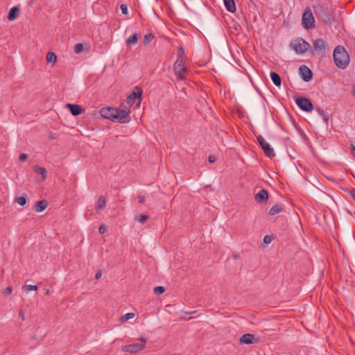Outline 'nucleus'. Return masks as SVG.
Wrapping results in <instances>:
<instances>
[{"label":"nucleus","instance_id":"nucleus-25","mask_svg":"<svg viewBox=\"0 0 355 355\" xmlns=\"http://www.w3.org/2000/svg\"><path fill=\"white\" fill-rule=\"evenodd\" d=\"M46 61L49 63H55L57 61V56L53 52H49L46 55Z\"/></svg>","mask_w":355,"mask_h":355},{"label":"nucleus","instance_id":"nucleus-42","mask_svg":"<svg viewBox=\"0 0 355 355\" xmlns=\"http://www.w3.org/2000/svg\"><path fill=\"white\" fill-rule=\"evenodd\" d=\"M107 231V227L104 225H101L98 228V232L101 234H104Z\"/></svg>","mask_w":355,"mask_h":355},{"label":"nucleus","instance_id":"nucleus-19","mask_svg":"<svg viewBox=\"0 0 355 355\" xmlns=\"http://www.w3.org/2000/svg\"><path fill=\"white\" fill-rule=\"evenodd\" d=\"M284 211V206L281 204H277L274 206H272L270 211H269V214L270 216H275L280 212H282Z\"/></svg>","mask_w":355,"mask_h":355},{"label":"nucleus","instance_id":"nucleus-40","mask_svg":"<svg viewBox=\"0 0 355 355\" xmlns=\"http://www.w3.org/2000/svg\"><path fill=\"white\" fill-rule=\"evenodd\" d=\"M19 317L22 320H26V311L24 310H20L19 312Z\"/></svg>","mask_w":355,"mask_h":355},{"label":"nucleus","instance_id":"nucleus-47","mask_svg":"<svg viewBox=\"0 0 355 355\" xmlns=\"http://www.w3.org/2000/svg\"><path fill=\"white\" fill-rule=\"evenodd\" d=\"M350 194H351V196L352 197V198L355 201V189H352L351 191H350Z\"/></svg>","mask_w":355,"mask_h":355},{"label":"nucleus","instance_id":"nucleus-29","mask_svg":"<svg viewBox=\"0 0 355 355\" xmlns=\"http://www.w3.org/2000/svg\"><path fill=\"white\" fill-rule=\"evenodd\" d=\"M15 200L19 205H20L21 206H24L27 202V196H23L17 197L15 199Z\"/></svg>","mask_w":355,"mask_h":355},{"label":"nucleus","instance_id":"nucleus-13","mask_svg":"<svg viewBox=\"0 0 355 355\" xmlns=\"http://www.w3.org/2000/svg\"><path fill=\"white\" fill-rule=\"evenodd\" d=\"M66 107L73 116H78L84 112V109L79 105L67 103Z\"/></svg>","mask_w":355,"mask_h":355},{"label":"nucleus","instance_id":"nucleus-23","mask_svg":"<svg viewBox=\"0 0 355 355\" xmlns=\"http://www.w3.org/2000/svg\"><path fill=\"white\" fill-rule=\"evenodd\" d=\"M35 172L42 175V180H44L46 178L47 171L45 168L39 166H34Z\"/></svg>","mask_w":355,"mask_h":355},{"label":"nucleus","instance_id":"nucleus-18","mask_svg":"<svg viewBox=\"0 0 355 355\" xmlns=\"http://www.w3.org/2000/svg\"><path fill=\"white\" fill-rule=\"evenodd\" d=\"M19 12H20V10H19V8L17 6H14L12 7L9 12H8V19L10 20V21H13L15 20V19L17 18V17L19 15Z\"/></svg>","mask_w":355,"mask_h":355},{"label":"nucleus","instance_id":"nucleus-38","mask_svg":"<svg viewBox=\"0 0 355 355\" xmlns=\"http://www.w3.org/2000/svg\"><path fill=\"white\" fill-rule=\"evenodd\" d=\"M12 288L11 286H8L5 288L3 293L5 296H8L11 294Z\"/></svg>","mask_w":355,"mask_h":355},{"label":"nucleus","instance_id":"nucleus-22","mask_svg":"<svg viewBox=\"0 0 355 355\" xmlns=\"http://www.w3.org/2000/svg\"><path fill=\"white\" fill-rule=\"evenodd\" d=\"M140 34L139 33H134L131 35L127 40H126V44L128 45H135L137 43L139 37H140Z\"/></svg>","mask_w":355,"mask_h":355},{"label":"nucleus","instance_id":"nucleus-36","mask_svg":"<svg viewBox=\"0 0 355 355\" xmlns=\"http://www.w3.org/2000/svg\"><path fill=\"white\" fill-rule=\"evenodd\" d=\"M24 288L27 291H37L38 289V287L36 285H26Z\"/></svg>","mask_w":355,"mask_h":355},{"label":"nucleus","instance_id":"nucleus-24","mask_svg":"<svg viewBox=\"0 0 355 355\" xmlns=\"http://www.w3.org/2000/svg\"><path fill=\"white\" fill-rule=\"evenodd\" d=\"M106 206V200L104 196H100L98 198L97 205H96V209L102 210Z\"/></svg>","mask_w":355,"mask_h":355},{"label":"nucleus","instance_id":"nucleus-2","mask_svg":"<svg viewBox=\"0 0 355 355\" xmlns=\"http://www.w3.org/2000/svg\"><path fill=\"white\" fill-rule=\"evenodd\" d=\"M333 57L336 65L341 69L347 68L350 61L348 53L341 45H338L334 49Z\"/></svg>","mask_w":355,"mask_h":355},{"label":"nucleus","instance_id":"nucleus-20","mask_svg":"<svg viewBox=\"0 0 355 355\" xmlns=\"http://www.w3.org/2000/svg\"><path fill=\"white\" fill-rule=\"evenodd\" d=\"M270 76L274 85L277 87H280L282 85V79L280 76L275 71H271Z\"/></svg>","mask_w":355,"mask_h":355},{"label":"nucleus","instance_id":"nucleus-43","mask_svg":"<svg viewBox=\"0 0 355 355\" xmlns=\"http://www.w3.org/2000/svg\"><path fill=\"white\" fill-rule=\"evenodd\" d=\"M148 219V216L141 214L139 216V221L140 223H144Z\"/></svg>","mask_w":355,"mask_h":355},{"label":"nucleus","instance_id":"nucleus-45","mask_svg":"<svg viewBox=\"0 0 355 355\" xmlns=\"http://www.w3.org/2000/svg\"><path fill=\"white\" fill-rule=\"evenodd\" d=\"M139 203L142 204L144 202V198L141 196H138L137 197Z\"/></svg>","mask_w":355,"mask_h":355},{"label":"nucleus","instance_id":"nucleus-12","mask_svg":"<svg viewBox=\"0 0 355 355\" xmlns=\"http://www.w3.org/2000/svg\"><path fill=\"white\" fill-rule=\"evenodd\" d=\"M239 341L241 343L250 345L254 343H257L259 341V338H256L254 335L252 334H245L239 338Z\"/></svg>","mask_w":355,"mask_h":355},{"label":"nucleus","instance_id":"nucleus-14","mask_svg":"<svg viewBox=\"0 0 355 355\" xmlns=\"http://www.w3.org/2000/svg\"><path fill=\"white\" fill-rule=\"evenodd\" d=\"M255 200L259 203L266 202L268 200V191L262 189L254 196Z\"/></svg>","mask_w":355,"mask_h":355},{"label":"nucleus","instance_id":"nucleus-30","mask_svg":"<svg viewBox=\"0 0 355 355\" xmlns=\"http://www.w3.org/2000/svg\"><path fill=\"white\" fill-rule=\"evenodd\" d=\"M165 291V288L162 286H158L155 287L154 293L157 295H162Z\"/></svg>","mask_w":355,"mask_h":355},{"label":"nucleus","instance_id":"nucleus-8","mask_svg":"<svg viewBox=\"0 0 355 355\" xmlns=\"http://www.w3.org/2000/svg\"><path fill=\"white\" fill-rule=\"evenodd\" d=\"M114 121L124 123H127L130 120V112H127L123 110L116 109Z\"/></svg>","mask_w":355,"mask_h":355},{"label":"nucleus","instance_id":"nucleus-37","mask_svg":"<svg viewBox=\"0 0 355 355\" xmlns=\"http://www.w3.org/2000/svg\"><path fill=\"white\" fill-rule=\"evenodd\" d=\"M120 8L123 15H128V6L125 4H121L120 6Z\"/></svg>","mask_w":355,"mask_h":355},{"label":"nucleus","instance_id":"nucleus-32","mask_svg":"<svg viewBox=\"0 0 355 355\" xmlns=\"http://www.w3.org/2000/svg\"><path fill=\"white\" fill-rule=\"evenodd\" d=\"M257 139L261 148L263 147V146H264L265 144L267 143L261 135L257 136Z\"/></svg>","mask_w":355,"mask_h":355},{"label":"nucleus","instance_id":"nucleus-5","mask_svg":"<svg viewBox=\"0 0 355 355\" xmlns=\"http://www.w3.org/2000/svg\"><path fill=\"white\" fill-rule=\"evenodd\" d=\"M140 340L142 341L141 343L123 345L122 350L125 352L136 353L144 349L146 347V339L141 337Z\"/></svg>","mask_w":355,"mask_h":355},{"label":"nucleus","instance_id":"nucleus-35","mask_svg":"<svg viewBox=\"0 0 355 355\" xmlns=\"http://www.w3.org/2000/svg\"><path fill=\"white\" fill-rule=\"evenodd\" d=\"M178 57L186 58L184 50L182 46H180L178 49Z\"/></svg>","mask_w":355,"mask_h":355},{"label":"nucleus","instance_id":"nucleus-46","mask_svg":"<svg viewBox=\"0 0 355 355\" xmlns=\"http://www.w3.org/2000/svg\"><path fill=\"white\" fill-rule=\"evenodd\" d=\"M101 275H102L101 272V271H98V272L96 273V275H95V278H96V279H99L101 277Z\"/></svg>","mask_w":355,"mask_h":355},{"label":"nucleus","instance_id":"nucleus-39","mask_svg":"<svg viewBox=\"0 0 355 355\" xmlns=\"http://www.w3.org/2000/svg\"><path fill=\"white\" fill-rule=\"evenodd\" d=\"M272 239L271 236L266 235L263 238V243L265 244H269L272 242Z\"/></svg>","mask_w":355,"mask_h":355},{"label":"nucleus","instance_id":"nucleus-33","mask_svg":"<svg viewBox=\"0 0 355 355\" xmlns=\"http://www.w3.org/2000/svg\"><path fill=\"white\" fill-rule=\"evenodd\" d=\"M257 139L261 148L263 147V146H264L265 144L267 143L261 135L257 136Z\"/></svg>","mask_w":355,"mask_h":355},{"label":"nucleus","instance_id":"nucleus-41","mask_svg":"<svg viewBox=\"0 0 355 355\" xmlns=\"http://www.w3.org/2000/svg\"><path fill=\"white\" fill-rule=\"evenodd\" d=\"M27 157H28L27 154L21 153V154H20V155L19 157V159L20 162H24L25 160H26Z\"/></svg>","mask_w":355,"mask_h":355},{"label":"nucleus","instance_id":"nucleus-34","mask_svg":"<svg viewBox=\"0 0 355 355\" xmlns=\"http://www.w3.org/2000/svg\"><path fill=\"white\" fill-rule=\"evenodd\" d=\"M184 59H185V58L178 57V58L173 65H177V66L184 65Z\"/></svg>","mask_w":355,"mask_h":355},{"label":"nucleus","instance_id":"nucleus-27","mask_svg":"<svg viewBox=\"0 0 355 355\" xmlns=\"http://www.w3.org/2000/svg\"><path fill=\"white\" fill-rule=\"evenodd\" d=\"M316 110L318 112V114L322 117L324 122L327 124L329 121V117L325 113V112L321 108H317Z\"/></svg>","mask_w":355,"mask_h":355},{"label":"nucleus","instance_id":"nucleus-28","mask_svg":"<svg viewBox=\"0 0 355 355\" xmlns=\"http://www.w3.org/2000/svg\"><path fill=\"white\" fill-rule=\"evenodd\" d=\"M134 316H135L134 313H125V314L123 315L121 317L120 320L122 322H127L128 320L133 318Z\"/></svg>","mask_w":355,"mask_h":355},{"label":"nucleus","instance_id":"nucleus-49","mask_svg":"<svg viewBox=\"0 0 355 355\" xmlns=\"http://www.w3.org/2000/svg\"><path fill=\"white\" fill-rule=\"evenodd\" d=\"M352 150L354 152V154H355V146L352 145Z\"/></svg>","mask_w":355,"mask_h":355},{"label":"nucleus","instance_id":"nucleus-16","mask_svg":"<svg viewBox=\"0 0 355 355\" xmlns=\"http://www.w3.org/2000/svg\"><path fill=\"white\" fill-rule=\"evenodd\" d=\"M49 203L46 200H42L36 202L35 204V209L37 213L43 211L48 206Z\"/></svg>","mask_w":355,"mask_h":355},{"label":"nucleus","instance_id":"nucleus-7","mask_svg":"<svg viewBox=\"0 0 355 355\" xmlns=\"http://www.w3.org/2000/svg\"><path fill=\"white\" fill-rule=\"evenodd\" d=\"M143 94L142 89L139 87H135L132 92L127 97V103L132 105L137 99H141ZM140 101L139 102V103Z\"/></svg>","mask_w":355,"mask_h":355},{"label":"nucleus","instance_id":"nucleus-4","mask_svg":"<svg viewBox=\"0 0 355 355\" xmlns=\"http://www.w3.org/2000/svg\"><path fill=\"white\" fill-rule=\"evenodd\" d=\"M315 19L309 7H306L302 15V24L305 29H309L314 26Z\"/></svg>","mask_w":355,"mask_h":355},{"label":"nucleus","instance_id":"nucleus-17","mask_svg":"<svg viewBox=\"0 0 355 355\" xmlns=\"http://www.w3.org/2000/svg\"><path fill=\"white\" fill-rule=\"evenodd\" d=\"M261 148L263 149L265 155L268 157L272 158L275 156L273 148L268 142L265 144Z\"/></svg>","mask_w":355,"mask_h":355},{"label":"nucleus","instance_id":"nucleus-21","mask_svg":"<svg viewBox=\"0 0 355 355\" xmlns=\"http://www.w3.org/2000/svg\"><path fill=\"white\" fill-rule=\"evenodd\" d=\"M225 8L230 12H234L236 10L234 0H223Z\"/></svg>","mask_w":355,"mask_h":355},{"label":"nucleus","instance_id":"nucleus-26","mask_svg":"<svg viewBox=\"0 0 355 355\" xmlns=\"http://www.w3.org/2000/svg\"><path fill=\"white\" fill-rule=\"evenodd\" d=\"M154 37L155 36L152 33L146 34L144 37V44L148 45L154 39Z\"/></svg>","mask_w":355,"mask_h":355},{"label":"nucleus","instance_id":"nucleus-10","mask_svg":"<svg viewBox=\"0 0 355 355\" xmlns=\"http://www.w3.org/2000/svg\"><path fill=\"white\" fill-rule=\"evenodd\" d=\"M99 112L102 117L114 121L116 108L111 107H103Z\"/></svg>","mask_w":355,"mask_h":355},{"label":"nucleus","instance_id":"nucleus-31","mask_svg":"<svg viewBox=\"0 0 355 355\" xmlns=\"http://www.w3.org/2000/svg\"><path fill=\"white\" fill-rule=\"evenodd\" d=\"M83 50V45L81 43H77L74 46V52L76 53H80Z\"/></svg>","mask_w":355,"mask_h":355},{"label":"nucleus","instance_id":"nucleus-6","mask_svg":"<svg viewBox=\"0 0 355 355\" xmlns=\"http://www.w3.org/2000/svg\"><path fill=\"white\" fill-rule=\"evenodd\" d=\"M297 105L303 111L311 112L313 109L312 102L306 97H297L295 98Z\"/></svg>","mask_w":355,"mask_h":355},{"label":"nucleus","instance_id":"nucleus-1","mask_svg":"<svg viewBox=\"0 0 355 355\" xmlns=\"http://www.w3.org/2000/svg\"><path fill=\"white\" fill-rule=\"evenodd\" d=\"M313 11L315 16L323 24L331 26L332 22L335 20V12L332 8L321 3H318L313 6Z\"/></svg>","mask_w":355,"mask_h":355},{"label":"nucleus","instance_id":"nucleus-48","mask_svg":"<svg viewBox=\"0 0 355 355\" xmlns=\"http://www.w3.org/2000/svg\"><path fill=\"white\" fill-rule=\"evenodd\" d=\"M352 93L353 95L355 96V86L352 87Z\"/></svg>","mask_w":355,"mask_h":355},{"label":"nucleus","instance_id":"nucleus-44","mask_svg":"<svg viewBox=\"0 0 355 355\" xmlns=\"http://www.w3.org/2000/svg\"><path fill=\"white\" fill-rule=\"evenodd\" d=\"M216 157H215V156L210 155V156L209 157V162L210 163H211V164H212V163H214V162H216Z\"/></svg>","mask_w":355,"mask_h":355},{"label":"nucleus","instance_id":"nucleus-9","mask_svg":"<svg viewBox=\"0 0 355 355\" xmlns=\"http://www.w3.org/2000/svg\"><path fill=\"white\" fill-rule=\"evenodd\" d=\"M299 74L304 82H309L313 78L312 71L305 64L300 67Z\"/></svg>","mask_w":355,"mask_h":355},{"label":"nucleus","instance_id":"nucleus-3","mask_svg":"<svg viewBox=\"0 0 355 355\" xmlns=\"http://www.w3.org/2000/svg\"><path fill=\"white\" fill-rule=\"evenodd\" d=\"M289 46L297 54H303L309 49H311V51H313L310 44L302 37H297L291 40Z\"/></svg>","mask_w":355,"mask_h":355},{"label":"nucleus","instance_id":"nucleus-15","mask_svg":"<svg viewBox=\"0 0 355 355\" xmlns=\"http://www.w3.org/2000/svg\"><path fill=\"white\" fill-rule=\"evenodd\" d=\"M313 50L318 52L324 51L327 46V43L320 38L316 39L313 42Z\"/></svg>","mask_w":355,"mask_h":355},{"label":"nucleus","instance_id":"nucleus-11","mask_svg":"<svg viewBox=\"0 0 355 355\" xmlns=\"http://www.w3.org/2000/svg\"><path fill=\"white\" fill-rule=\"evenodd\" d=\"M173 71L178 80H184L188 69L184 65H173Z\"/></svg>","mask_w":355,"mask_h":355}]
</instances>
